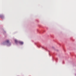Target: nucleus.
<instances>
[{
  "label": "nucleus",
  "instance_id": "4",
  "mask_svg": "<svg viewBox=\"0 0 76 76\" xmlns=\"http://www.w3.org/2000/svg\"><path fill=\"white\" fill-rule=\"evenodd\" d=\"M0 17H1V19H2V18H3V16H1H1H0Z\"/></svg>",
  "mask_w": 76,
  "mask_h": 76
},
{
  "label": "nucleus",
  "instance_id": "5",
  "mask_svg": "<svg viewBox=\"0 0 76 76\" xmlns=\"http://www.w3.org/2000/svg\"><path fill=\"white\" fill-rule=\"evenodd\" d=\"M75 75H76V74Z\"/></svg>",
  "mask_w": 76,
  "mask_h": 76
},
{
  "label": "nucleus",
  "instance_id": "2",
  "mask_svg": "<svg viewBox=\"0 0 76 76\" xmlns=\"http://www.w3.org/2000/svg\"><path fill=\"white\" fill-rule=\"evenodd\" d=\"M15 43H17L18 42V41L16 40H15Z\"/></svg>",
  "mask_w": 76,
  "mask_h": 76
},
{
  "label": "nucleus",
  "instance_id": "1",
  "mask_svg": "<svg viewBox=\"0 0 76 76\" xmlns=\"http://www.w3.org/2000/svg\"><path fill=\"white\" fill-rule=\"evenodd\" d=\"M19 42L20 45H23V42L21 41H19Z\"/></svg>",
  "mask_w": 76,
  "mask_h": 76
},
{
  "label": "nucleus",
  "instance_id": "3",
  "mask_svg": "<svg viewBox=\"0 0 76 76\" xmlns=\"http://www.w3.org/2000/svg\"><path fill=\"white\" fill-rule=\"evenodd\" d=\"M9 42V40H7V41H6V42L7 43H8Z\"/></svg>",
  "mask_w": 76,
  "mask_h": 76
}]
</instances>
